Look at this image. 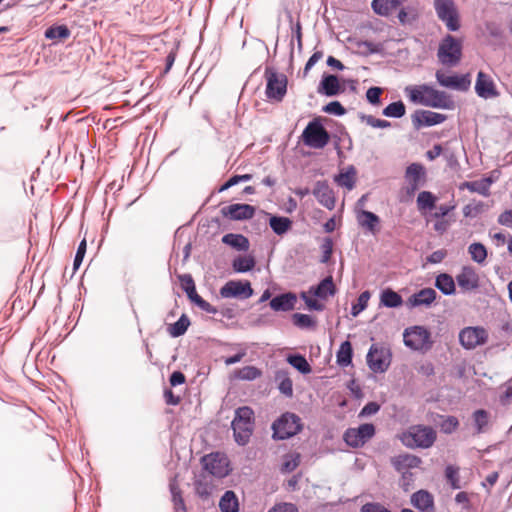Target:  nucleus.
Here are the masks:
<instances>
[{"label":"nucleus","instance_id":"obj_1","mask_svg":"<svg viewBox=\"0 0 512 512\" xmlns=\"http://www.w3.org/2000/svg\"><path fill=\"white\" fill-rule=\"evenodd\" d=\"M404 91L413 103L432 108L451 109L453 107V101L445 92L426 84L407 86Z\"/></svg>","mask_w":512,"mask_h":512},{"label":"nucleus","instance_id":"obj_2","mask_svg":"<svg viewBox=\"0 0 512 512\" xmlns=\"http://www.w3.org/2000/svg\"><path fill=\"white\" fill-rule=\"evenodd\" d=\"M255 416L252 408L242 406L235 410L231 426L235 441L239 445H246L254 431Z\"/></svg>","mask_w":512,"mask_h":512},{"label":"nucleus","instance_id":"obj_3","mask_svg":"<svg viewBox=\"0 0 512 512\" xmlns=\"http://www.w3.org/2000/svg\"><path fill=\"white\" fill-rule=\"evenodd\" d=\"M462 41L447 34L439 43L437 50L438 61L448 67L456 66L462 58Z\"/></svg>","mask_w":512,"mask_h":512},{"label":"nucleus","instance_id":"obj_4","mask_svg":"<svg viewBox=\"0 0 512 512\" xmlns=\"http://www.w3.org/2000/svg\"><path fill=\"white\" fill-rule=\"evenodd\" d=\"M401 440L409 448H429L436 440V431L429 426H412L403 433Z\"/></svg>","mask_w":512,"mask_h":512},{"label":"nucleus","instance_id":"obj_5","mask_svg":"<svg viewBox=\"0 0 512 512\" xmlns=\"http://www.w3.org/2000/svg\"><path fill=\"white\" fill-rule=\"evenodd\" d=\"M421 464V458L407 453L392 459V465L402 475L401 487L404 491H409L414 482L415 474L412 472V469L419 468Z\"/></svg>","mask_w":512,"mask_h":512},{"label":"nucleus","instance_id":"obj_6","mask_svg":"<svg viewBox=\"0 0 512 512\" xmlns=\"http://www.w3.org/2000/svg\"><path fill=\"white\" fill-rule=\"evenodd\" d=\"M264 76L266 79L265 94L267 99L272 102H281L287 93V76L273 68H266Z\"/></svg>","mask_w":512,"mask_h":512},{"label":"nucleus","instance_id":"obj_7","mask_svg":"<svg viewBox=\"0 0 512 512\" xmlns=\"http://www.w3.org/2000/svg\"><path fill=\"white\" fill-rule=\"evenodd\" d=\"M425 172L421 164L412 163L405 171V185L400 190V201L408 202L424 184Z\"/></svg>","mask_w":512,"mask_h":512},{"label":"nucleus","instance_id":"obj_8","mask_svg":"<svg viewBox=\"0 0 512 512\" xmlns=\"http://www.w3.org/2000/svg\"><path fill=\"white\" fill-rule=\"evenodd\" d=\"M272 429L274 438H290L302 429L301 419L294 413H284L273 423Z\"/></svg>","mask_w":512,"mask_h":512},{"label":"nucleus","instance_id":"obj_9","mask_svg":"<svg viewBox=\"0 0 512 512\" xmlns=\"http://www.w3.org/2000/svg\"><path fill=\"white\" fill-rule=\"evenodd\" d=\"M302 139L305 145L322 149L329 143L330 135L319 122L311 121L304 129Z\"/></svg>","mask_w":512,"mask_h":512},{"label":"nucleus","instance_id":"obj_10","mask_svg":"<svg viewBox=\"0 0 512 512\" xmlns=\"http://www.w3.org/2000/svg\"><path fill=\"white\" fill-rule=\"evenodd\" d=\"M435 10L438 18L443 21L450 31L460 28L459 15L453 0H435Z\"/></svg>","mask_w":512,"mask_h":512},{"label":"nucleus","instance_id":"obj_11","mask_svg":"<svg viewBox=\"0 0 512 512\" xmlns=\"http://www.w3.org/2000/svg\"><path fill=\"white\" fill-rule=\"evenodd\" d=\"M375 435V426L371 423L361 424L356 428H348L343 435L345 443L353 448L362 447Z\"/></svg>","mask_w":512,"mask_h":512},{"label":"nucleus","instance_id":"obj_12","mask_svg":"<svg viewBox=\"0 0 512 512\" xmlns=\"http://www.w3.org/2000/svg\"><path fill=\"white\" fill-rule=\"evenodd\" d=\"M459 341L465 349L472 350L488 341V332L480 326L465 327L459 333Z\"/></svg>","mask_w":512,"mask_h":512},{"label":"nucleus","instance_id":"obj_13","mask_svg":"<svg viewBox=\"0 0 512 512\" xmlns=\"http://www.w3.org/2000/svg\"><path fill=\"white\" fill-rule=\"evenodd\" d=\"M204 469L210 474L223 478L229 474V460L219 452L210 453L202 458Z\"/></svg>","mask_w":512,"mask_h":512},{"label":"nucleus","instance_id":"obj_14","mask_svg":"<svg viewBox=\"0 0 512 512\" xmlns=\"http://www.w3.org/2000/svg\"><path fill=\"white\" fill-rule=\"evenodd\" d=\"M223 298L248 299L253 295L249 281L230 280L220 289Z\"/></svg>","mask_w":512,"mask_h":512},{"label":"nucleus","instance_id":"obj_15","mask_svg":"<svg viewBox=\"0 0 512 512\" xmlns=\"http://www.w3.org/2000/svg\"><path fill=\"white\" fill-rule=\"evenodd\" d=\"M403 338L407 347L413 350H422L428 348L430 333L424 327L414 326L405 330Z\"/></svg>","mask_w":512,"mask_h":512},{"label":"nucleus","instance_id":"obj_16","mask_svg":"<svg viewBox=\"0 0 512 512\" xmlns=\"http://www.w3.org/2000/svg\"><path fill=\"white\" fill-rule=\"evenodd\" d=\"M312 193L317 201L328 210H333L335 208V193L327 181H317Z\"/></svg>","mask_w":512,"mask_h":512},{"label":"nucleus","instance_id":"obj_17","mask_svg":"<svg viewBox=\"0 0 512 512\" xmlns=\"http://www.w3.org/2000/svg\"><path fill=\"white\" fill-rule=\"evenodd\" d=\"M367 363L373 372H385L390 364L389 355L384 349L373 345L367 354Z\"/></svg>","mask_w":512,"mask_h":512},{"label":"nucleus","instance_id":"obj_18","mask_svg":"<svg viewBox=\"0 0 512 512\" xmlns=\"http://www.w3.org/2000/svg\"><path fill=\"white\" fill-rule=\"evenodd\" d=\"M255 211V207L249 204H231L221 209L222 215L231 220L251 219Z\"/></svg>","mask_w":512,"mask_h":512},{"label":"nucleus","instance_id":"obj_19","mask_svg":"<svg viewBox=\"0 0 512 512\" xmlns=\"http://www.w3.org/2000/svg\"><path fill=\"white\" fill-rule=\"evenodd\" d=\"M475 91L479 97L484 99L494 98L499 95L491 77L482 71L477 75Z\"/></svg>","mask_w":512,"mask_h":512},{"label":"nucleus","instance_id":"obj_20","mask_svg":"<svg viewBox=\"0 0 512 512\" xmlns=\"http://www.w3.org/2000/svg\"><path fill=\"white\" fill-rule=\"evenodd\" d=\"M456 281L463 291H472L479 287V276L471 266L462 267L456 275Z\"/></svg>","mask_w":512,"mask_h":512},{"label":"nucleus","instance_id":"obj_21","mask_svg":"<svg viewBox=\"0 0 512 512\" xmlns=\"http://www.w3.org/2000/svg\"><path fill=\"white\" fill-rule=\"evenodd\" d=\"M436 79L441 86L456 90H466L470 85L466 76L446 75L440 70L436 72Z\"/></svg>","mask_w":512,"mask_h":512},{"label":"nucleus","instance_id":"obj_22","mask_svg":"<svg viewBox=\"0 0 512 512\" xmlns=\"http://www.w3.org/2000/svg\"><path fill=\"white\" fill-rule=\"evenodd\" d=\"M359 226L372 234L379 232L380 218L373 212L367 210H359L356 215Z\"/></svg>","mask_w":512,"mask_h":512},{"label":"nucleus","instance_id":"obj_23","mask_svg":"<svg viewBox=\"0 0 512 512\" xmlns=\"http://www.w3.org/2000/svg\"><path fill=\"white\" fill-rule=\"evenodd\" d=\"M412 505L422 512H434V498L426 490H419L411 496Z\"/></svg>","mask_w":512,"mask_h":512},{"label":"nucleus","instance_id":"obj_24","mask_svg":"<svg viewBox=\"0 0 512 512\" xmlns=\"http://www.w3.org/2000/svg\"><path fill=\"white\" fill-rule=\"evenodd\" d=\"M343 91L338 77L332 74L324 75L318 87V92L326 96H335Z\"/></svg>","mask_w":512,"mask_h":512},{"label":"nucleus","instance_id":"obj_25","mask_svg":"<svg viewBox=\"0 0 512 512\" xmlns=\"http://www.w3.org/2000/svg\"><path fill=\"white\" fill-rule=\"evenodd\" d=\"M436 299V291L432 288H424L411 295L407 300L409 307L429 306Z\"/></svg>","mask_w":512,"mask_h":512},{"label":"nucleus","instance_id":"obj_26","mask_svg":"<svg viewBox=\"0 0 512 512\" xmlns=\"http://www.w3.org/2000/svg\"><path fill=\"white\" fill-rule=\"evenodd\" d=\"M446 115L429 111V110H423L414 116V122L418 124V126H433L437 124H441L446 120Z\"/></svg>","mask_w":512,"mask_h":512},{"label":"nucleus","instance_id":"obj_27","mask_svg":"<svg viewBox=\"0 0 512 512\" xmlns=\"http://www.w3.org/2000/svg\"><path fill=\"white\" fill-rule=\"evenodd\" d=\"M296 296L293 293H285L274 297L270 301V307L274 311H290L294 309L296 304Z\"/></svg>","mask_w":512,"mask_h":512},{"label":"nucleus","instance_id":"obj_28","mask_svg":"<svg viewBox=\"0 0 512 512\" xmlns=\"http://www.w3.org/2000/svg\"><path fill=\"white\" fill-rule=\"evenodd\" d=\"M405 0H373L372 9L373 11L381 16H388L391 12L401 5Z\"/></svg>","mask_w":512,"mask_h":512},{"label":"nucleus","instance_id":"obj_29","mask_svg":"<svg viewBox=\"0 0 512 512\" xmlns=\"http://www.w3.org/2000/svg\"><path fill=\"white\" fill-rule=\"evenodd\" d=\"M222 242L238 251H247L250 247L248 238L242 234L228 233L222 237Z\"/></svg>","mask_w":512,"mask_h":512},{"label":"nucleus","instance_id":"obj_30","mask_svg":"<svg viewBox=\"0 0 512 512\" xmlns=\"http://www.w3.org/2000/svg\"><path fill=\"white\" fill-rule=\"evenodd\" d=\"M219 507L221 512H238L239 502L236 494L231 490L226 491L220 499Z\"/></svg>","mask_w":512,"mask_h":512},{"label":"nucleus","instance_id":"obj_31","mask_svg":"<svg viewBox=\"0 0 512 512\" xmlns=\"http://www.w3.org/2000/svg\"><path fill=\"white\" fill-rule=\"evenodd\" d=\"M269 225L275 234L281 236L292 228V221L284 216H271Z\"/></svg>","mask_w":512,"mask_h":512},{"label":"nucleus","instance_id":"obj_32","mask_svg":"<svg viewBox=\"0 0 512 512\" xmlns=\"http://www.w3.org/2000/svg\"><path fill=\"white\" fill-rule=\"evenodd\" d=\"M170 492L172 494V501L176 512H186V506L182 497V491L176 478L170 481Z\"/></svg>","mask_w":512,"mask_h":512},{"label":"nucleus","instance_id":"obj_33","mask_svg":"<svg viewBox=\"0 0 512 512\" xmlns=\"http://www.w3.org/2000/svg\"><path fill=\"white\" fill-rule=\"evenodd\" d=\"M353 349L350 341H344L341 343L337 354V364L342 367H347L352 362Z\"/></svg>","mask_w":512,"mask_h":512},{"label":"nucleus","instance_id":"obj_34","mask_svg":"<svg viewBox=\"0 0 512 512\" xmlns=\"http://www.w3.org/2000/svg\"><path fill=\"white\" fill-rule=\"evenodd\" d=\"M435 286L445 295L455 293V281L449 274L442 273L437 276Z\"/></svg>","mask_w":512,"mask_h":512},{"label":"nucleus","instance_id":"obj_35","mask_svg":"<svg viewBox=\"0 0 512 512\" xmlns=\"http://www.w3.org/2000/svg\"><path fill=\"white\" fill-rule=\"evenodd\" d=\"M335 182L348 190H352L356 182V170L353 166L349 167L345 172L335 176Z\"/></svg>","mask_w":512,"mask_h":512},{"label":"nucleus","instance_id":"obj_36","mask_svg":"<svg viewBox=\"0 0 512 512\" xmlns=\"http://www.w3.org/2000/svg\"><path fill=\"white\" fill-rule=\"evenodd\" d=\"M336 292L335 285L331 276L323 279L318 286L313 290V294L319 298H327L333 296Z\"/></svg>","mask_w":512,"mask_h":512},{"label":"nucleus","instance_id":"obj_37","mask_svg":"<svg viewBox=\"0 0 512 512\" xmlns=\"http://www.w3.org/2000/svg\"><path fill=\"white\" fill-rule=\"evenodd\" d=\"M71 31L66 25L51 26L45 31V37L50 40L62 41L69 38Z\"/></svg>","mask_w":512,"mask_h":512},{"label":"nucleus","instance_id":"obj_38","mask_svg":"<svg viewBox=\"0 0 512 512\" xmlns=\"http://www.w3.org/2000/svg\"><path fill=\"white\" fill-rule=\"evenodd\" d=\"M491 183V179L484 178L478 181L465 182L463 183L462 188L465 187L471 192H476L481 195L488 196Z\"/></svg>","mask_w":512,"mask_h":512},{"label":"nucleus","instance_id":"obj_39","mask_svg":"<svg viewBox=\"0 0 512 512\" xmlns=\"http://www.w3.org/2000/svg\"><path fill=\"white\" fill-rule=\"evenodd\" d=\"M381 304L389 308H395L402 305V297L391 289H386L381 293Z\"/></svg>","mask_w":512,"mask_h":512},{"label":"nucleus","instance_id":"obj_40","mask_svg":"<svg viewBox=\"0 0 512 512\" xmlns=\"http://www.w3.org/2000/svg\"><path fill=\"white\" fill-rule=\"evenodd\" d=\"M468 252L474 262L483 264L486 261L487 249L482 243L475 242L470 244Z\"/></svg>","mask_w":512,"mask_h":512},{"label":"nucleus","instance_id":"obj_41","mask_svg":"<svg viewBox=\"0 0 512 512\" xmlns=\"http://www.w3.org/2000/svg\"><path fill=\"white\" fill-rule=\"evenodd\" d=\"M437 198L429 191H422L417 197V207L419 211L432 210L435 208Z\"/></svg>","mask_w":512,"mask_h":512},{"label":"nucleus","instance_id":"obj_42","mask_svg":"<svg viewBox=\"0 0 512 512\" xmlns=\"http://www.w3.org/2000/svg\"><path fill=\"white\" fill-rule=\"evenodd\" d=\"M189 325V318L183 314L174 324L169 325L168 332L172 337H179L187 331Z\"/></svg>","mask_w":512,"mask_h":512},{"label":"nucleus","instance_id":"obj_43","mask_svg":"<svg viewBox=\"0 0 512 512\" xmlns=\"http://www.w3.org/2000/svg\"><path fill=\"white\" fill-rule=\"evenodd\" d=\"M232 266L236 272H247L254 268L255 260L251 256H238L233 260Z\"/></svg>","mask_w":512,"mask_h":512},{"label":"nucleus","instance_id":"obj_44","mask_svg":"<svg viewBox=\"0 0 512 512\" xmlns=\"http://www.w3.org/2000/svg\"><path fill=\"white\" fill-rule=\"evenodd\" d=\"M187 297L193 302L195 305H197L200 309L207 313L215 314L217 312L216 308L213 307L209 302L204 300L200 295H198L196 288L193 289V292H186Z\"/></svg>","mask_w":512,"mask_h":512},{"label":"nucleus","instance_id":"obj_45","mask_svg":"<svg viewBox=\"0 0 512 512\" xmlns=\"http://www.w3.org/2000/svg\"><path fill=\"white\" fill-rule=\"evenodd\" d=\"M473 420L478 434L483 433L489 424V413L484 409L476 410L473 413Z\"/></svg>","mask_w":512,"mask_h":512},{"label":"nucleus","instance_id":"obj_46","mask_svg":"<svg viewBox=\"0 0 512 512\" xmlns=\"http://www.w3.org/2000/svg\"><path fill=\"white\" fill-rule=\"evenodd\" d=\"M287 361L290 365H292L295 369L303 374H308L311 372V366L307 362L306 358L302 355H289Z\"/></svg>","mask_w":512,"mask_h":512},{"label":"nucleus","instance_id":"obj_47","mask_svg":"<svg viewBox=\"0 0 512 512\" xmlns=\"http://www.w3.org/2000/svg\"><path fill=\"white\" fill-rule=\"evenodd\" d=\"M406 108L402 101L390 103L383 109V115L392 118H400L405 115Z\"/></svg>","mask_w":512,"mask_h":512},{"label":"nucleus","instance_id":"obj_48","mask_svg":"<svg viewBox=\"0 0 512 512\" xmlns=\"http://www.w3.org/2000/svg\"><path fill=\"white\" fill-rule=\"evenodd\" d=\"M418 15V10L415 7L408 6L399 11L398 19L401 24L405 25L414 22Z\"/></svg>","mask_w":512,"mask_h":512},{"label":"nucleus","instance_id":"obj_49","mask_svg":"<svg viewBox=\"0 0 512 512\" xmlns=\"http://www.w3.org/2000/svg\"><path fill=\"white\" fill-rule=\"evenodd\" d=\"M300 458L301 456L297 452L285 455L281 470L283 472L294 471L300 464Z\"/></svg>","mask_w":512,"mask_h":512},{"label":"nucleus","instance_id":"obj_50","mask_svg":"<svg viewBox=\"0 0 512 512\" xmlns=\"http://www.w3.org/2000/svg\"><path fill=\"white\" fill-rule=\"evenodd\" d=\"M370 299V293L369 291H364L362 292L358 299H357V303L353 304L352 305V308H351V314L352 316L356 317L358 316L363 310L366 309L367 305H368V301Z\"/></svg>","mask_w":512,"mask_h":512},{"label":"nucleus","instance_id":"obj_51","mask_svg":"<svg viewBox=\"0 0 512 512\" xmlns=\"http://www.w3.org/2000/svg\"><path fill=\"white\" fill-rule=\"evenodd\" d=\"M261 376V371L255 366H245L237 371V377L242 380H254Z\"/></svg>","mask_w":512,"mask_h":512},{"label":"nucleus","instance_id":"obj_52","mask_svg":"<svg viewBox=\"0 0 512 512\" xmlns=\"http://www.w3.org/2000/svg\"><path fill=\"white\" fill-rule=\"evenodd\" d=\"M294 325L300 328H310L315 325L314 319L307 314L295 313L292 316Z\"/></svg>","mask_w":512,"mask_h":512},{"label":"nucleus","instance_id":"obj_53","mask_svg":"<svg viewBox=\"0 0 512 512\" xmlns=\"http://www.w3.org/2000/svg\"><path fill=\"white\" fill-rule=\"evenodd\" d=\"M445 476L453 489H459L461 487L458 468H455L451 465L447 466L445 470Z\"/></svg>","mask_w":512,"mask_h":512},{"label":"nucleus","instance_id":"obj_54","mask_svg":"<svg viewBox=\"0 0 512 512\" xmlns=\"http://www.w3.org/2000/svg\"><path fill=\"white\" fill-rule=\"evenodd\" d=\"M279 379V390L282 394L291 397L293 394V383L292 380L286 375H278Z\"/></svg>","mask_w":512,"mask_h":512},{"label":"nucleus","instance_id":"obj_55","mask_svg":"<svg viewBox=\"0 0 512 512\" xmlns=\"http://www.w3.org/2000/svg\"><path fill=\"white\" fill-rule=\"evenodd\" d=\"M484 207H485L484 203L480 202V201L475 202V203H470L463 208V214L466 217H476L478 214L483 212Z\"/></svg>","mask_w":512,"mask_h":512},{"label":"nucleus","instance_id":"obj_56","mask_svg":"<svg viewBox=\"0 0 512 512\" xmlns=\"http://www.w3.org/2000/svg\"><path fill=\"white\" fill-rule=\"evenodd\" d=\"M323 111L329 114L342 116L346 113L345 108L338 101H332L323 107Z\"/></svg>","mask_w":512,"mask_h":512},{"label":"nucleus","instance_id":"obj_57","mask_svg":"<svg viewBox=\"0 0 512 512\" xmlns=\"http://www.w3.org/2000/svg\"><path fill=\"white\" fill-rule=\"evenodd\" d=\"M86 249H87V243H86V240L83 239L78 246V249H77V252H76V255L74 258V263H73L74 271H76L80 267V265L83 261V258L85 256Z\"/></svg>","mask_w":512,"mask_h":512},{"label":"nucleus","instance_id":"obj_58","mask_svg":"<svg viewBox=\"0 0 512 512\" xmlns=\"http://www.w3.org/2000/svg\"><path fill=\"white\" fill-rule=\"evenodd\" d=\"M459 425V421L454 416L446 417L441 423V429L445 433H452Z\"/></svg>","mask_w":512,"mask_h":512},{"label":"nucleus","instance_id":"obj_59","mask_svg":"<svg viewBox=\"0 0 512 512\" xmlns=\"http://www.w3.org/2000/svg\"><path fill=\"white\" fill-rule=\"evenodd\" d=\"M382 92H383V90L380 87H371L366 92V98L371 104L379 105L380 104V96H381Z\"/></svg>","mask_w":512,"mask_h":512},{"label":"nucleus","instance_id":"obj_60","mask_svg":"<svg viewBox=\"0 0 512 512\" xmlns=\"http://www.w3.org/2000/svg\"><path fill=\"white\" fill-rule=\"evenodd\" d=\"M181 287L185 292H193L195 289V282L190 274H182L178 276Z\"/></svg>","mask_w":512,"mask_h":512},{"label":"nucleus","instance_id":"obj_61","mask_svg":"<svg viewBox=\"0 0 512 512\" xmlns=\"http://www.w3.org/2000/svg\"><path fill=\"white\" fill-rule=\"evenodd\" d=\"M361 512H392L384 505L376 502L366 503L361 507Z\"/></svg>","mask_w":512,"mask_h":512},{"label":"nucleus","instance_id":"obj_62","mask_svg":"<svg viewBox=\"0 0 512 512\" xmlns=\"http://www.w3.org/2000/svg\"><path fill=\"white\" fill-rule=\"evenodd\" d=\"M380 409V405L376 402L367 403L359 413V417L370 416L376 414Z\"/></svg>","mask_w":512,"mask_h":512},{"label":"nucleus","instance_id":"obj_63","mask_svg":"<svg viewBox=\"0 0 512 512\" xmlns=\"http://www.w3.org/2000/svg\"><path fill=\"white\" fill-rule=\"evenodd\" d=\"M268 512H298L297 507L291 503H281L275 505Z\"/></svg>","mask_w":512,"mask_h":512},{"label":"nucleus","instance_id":"obj_64","mask_svg":"<svg viewBox=\"0 0 512 512\" xmlns=\"http://www.w3.org/2000/svg\"><path fill=\"white\" fill-rule=\"evenodd\" d=\"M498 223L500 225L512 228V209L502 212L498 217Z\"/></svg>","mask_w":512,"mask_h":512}]
</instances>
